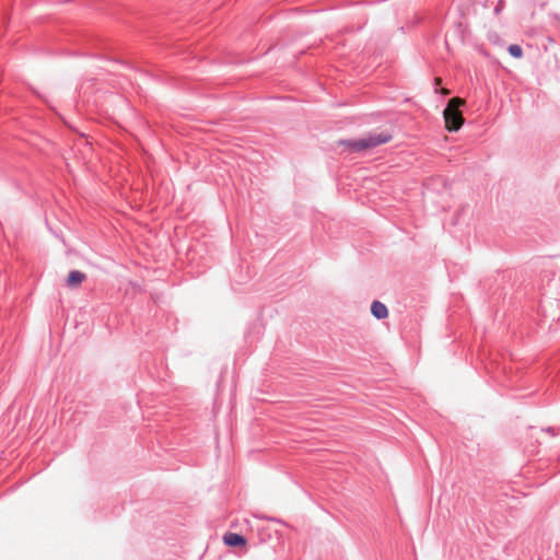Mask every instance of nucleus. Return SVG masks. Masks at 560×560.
<instances>
[{
  "mask_svg": "<svg viewBox=\"0 0 560 560\" xmlns=\"http://www.w3.org/2000/svg\"><path fill=\"white\" fill-rule=\"evenodd\" d=\"M393 135L389 131H382L378 133L370 132L359 139H345L340 140V144L348 148L351 152H362L365 150L374 149L377 145L389 142Z\"/></svg>",
  "mask_w": 560,
  "mask_h": 560,
  "instance_id": "f257e3e1",
  "label": "nucleus"
},
{
  "mask_svg": "<svg viewBox=\"0 0 560 560\" xmlns=\"http://www.w3.org/2000/svg\"><path fill=\"white\" fill-rule=\"evenodd\" d=\"M464 105V101L459 97H453L448 101L443 110V117L448 131H457L460 129L464 118L459 112V107Z\"/></svg>",
  "mask_w": 560,
  "mask_h": 560,
  "instance_id": "f03ea898",
  "label": "nucleus"
},
{
  "mask_svg": "<svg viewBox=\"0 0 560 560\" xmlns=\"http://www.w3.org/2000/svg\"><path fill=\"white\" fill-rule=\"evenodd\" d=\"M223 542L229 547H244L247 544L245 536L237 533H225L223 536Z\"/></svg>",
  "mask_w": 560,
  "mask_h": 560,
  "instance_id": "7ed1b4c3",
  "label": "nucleus"
},
{
  "mask_svg": "<svg viewBox=\"0 0 560 560\" xmlns=\"http://www.w3.org/2000/svg\"><path fill=\"white\" fill-rule=\"evenodd\" d=\"M371 314L376 319H385L386 317H388V308L384 303L375 300L371 304Z\"/></svg>",
  "mask_w": 560,
  "mask_h": 560,
  "instance_id": "20e7f679",
  "label": "nucleus"
},
{
  "mask_svg": "<svg viewBox=\"0 0 560 560\" xmlns=\"http://www.w3.org/2000/svg\"><path fill=\"white\" fill-rule=\"evenodd\" d=\"M86 276L84 272L79 270H71L67 277L66 283L70 288L79 287L84 280Z\"/></svg>",
  "mask_w": 560,
  "mask_h": 560,
  "instance_id": "39448f33",
  "label": "nucleus"
},
{
  "mask_svg": "<svg viewBox=\"0 0 560 560\" xmlns=\"http://www.w3.org/2000/svg\"><path fill=\"white\" fill-rule=\"evenodd\" d=\"M509 54L516 59H520L523 57V48L517 44H512L508 47Z\"/></svg>",
  "mask_w": 560,
  "mask_h": 560,
  "instance_id": "423d86ee",
  "label": "nucleus"
},
{
  "mask_svg": "<svg viewBox=\"0 0 560 560\" xmlns=\"http://www.w3.org/2000/svg\"><path fill=\"white\" fill-rule=\"evenodd\" d=\"M257 530H258V536H259L260 542H266L267 540H269L271 538V533L268 528L261 527V528H258Z\"/></svg>",
  "mask_w": 560,
  "mask_h": 560,
  "instance_id": "0eeeda50",
  "label": "nucleus"
},
{
  "mask_svg": "<svg viewBox=\"0 0 560 560\" xmlns=\"http://www.w3.org/2000/svg\"><path fill=\"white\" fill-rule=\"evenodd\" d=\"M505 8V0H499L497 5L493 9L494 15H499Z\"/></svg>",
  "mask_w": 560,
  "mask_h": 560,
  "instance_id": "6e6552de",
  "label": "nucleus"
},
{
  "mask_svg": "<svg viewBox=\"0 0 560 560\" xmlns=\"http://www.w3.org/2000/svg\"><path fill=\"white\" fill-rule=\"evenodd\" d=\"M488 39L491 43H493V44H500L501 43V38H500L499 34H497V33H489Z\"/></svg>",
  "mask_w": 560,
  "mask_h": 560,
  "instance_id": "1a4fd4ad",
  "label": "nucleus"
},
{
  "mask_svg": "<svg viewBox=\"0 0 560 560\" xmlns=\"http://www.w3.org/2000/svg\"><path fill=\"white\" fill-rule=\"evenodd\" d=\"M440 83H441V79H440V78H435V79H434V84H435V86H438Z\"/></svg>",
  "mask_w": 560,
  "mask_h": 560,
  "instance_id": "9d476101",
  "label": "nucleus"
},
{
  "mask_svg": "<svg viewBox=\"0 0 560 560\" xmlns=\"http://www.w3.org/2000/svg\"><path fill=\"white\" fill-rule=\"evenodd\" d=\"M547 431H548V432H551L552 434H555V432H553V428H551V427L547 428Z\"/></svg>",
  "mask_w": 560,
  "mask_h": 560,
  "instance_id": "9b49d317",
  "label": "nucleus"
},
{
  "mask_svg": "<svg viewBox=\"0 0 560 560\" xmlns=\"http://www.w3.org/2000/svg\"><path fill=\"white\" fill-rule=\"evenodd\" d=\"M270 520H271V521H273V522L282 523L280 520H277V518H275V517H271Z\"/></svg>",
  "mask_w": 560,
  "mask_h": 560,
  "instance_id": "f8f14e48",
  "label": "nucleus"
}]
</instances>
